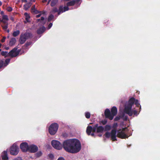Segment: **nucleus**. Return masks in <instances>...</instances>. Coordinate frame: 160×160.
Listing matches in <instances>:
<instances>
[{
	"label": "nucleus",
	"instance_id": "1",
	"mask_svg": "<svg viewBox=\"0 0 160 160\" xmlns=\"http://www.w3.org/2000/svg\"><path fill=\"white\" fill-rule=\"evenodd\" d=\"M63 146L66 151L72 153L78 152L81 148L80 142L76 139H69L65 141L63 143Z\"/></svg>",
	"mask_w": 160,
	"mask_h": 160
},
{
	"label": "nucleus",
	"instance_id": "2",
	"mask_svg": "<svg viewBox=\"0 0 160 160\" xmlns=\"http://www.w3.org/2000/svg\"><path fill=\"white\" fill-rule=\"evenodd\" d=\"M126 129V128H123L122 130H118L117 136L116 135V129L112 130L111 133L107 132L105 133V135L107 138H111V139L113 141L116 140V136L122 138H128L124 132V130Z\"/></svg>",
	"mask_w": 160,
	"mask_h": 160
},
{
	"label": "nucleus",
	"instance_id": "3",
	"mask_svg": "<svg viewBox=\"0 0 160 160\" xmlns=\"http://www.w3.org/2000/svg\"><path fill=\"white\" fill-rule=\"evenodd\" d=\"M134 103L137 106H139V104L138 101L137 100H135L133 98H131L128 101L127 105L125 108L124 112L130 116H132L133 114H138L136 110H132L131 109L132 106Z\"/></svg>",
	"mask_w": 160,
	"mask_h": 160
},
{
	"label": "nucleus",
	"instance_id": "4",
	"mask_svg": "<svg viewBox=\"0 0 160 160\" xmlns=\"http://www.w3.org/2000/svg\"><path fill=\"white\" fill-rule=\"evenodd\" d=\"M117 112V110L115 107H113L111 109V114L110 113V110L108 109H106L105 111V114L106 118L110 120H112L114 116L116 115Z\"/></svg>",
	"mask_w": 160,
	"mask_h": 160
},
{
	"label": "nucleus",
	"instance_id": "5",
	"mask_svg": "<svg viewBox=\"0 0 160 160\" xmlns=\"http://www.w3.org/2000/svg\"><path fill=\"white\" fill-rule=\"evenodd\" d=\"M58 128V125L56 123L52 124L49 128V132L51 135H54L57 132Z\"/></svg>",
	"mask_w": 160,
	"mask_h": 160
},
{
	"label": "nucleus",
	"instance_id": "6",
	"mask_svg": "<svg viewBox=\"0 0 160 160\" xmlns=\"http://www.w3.org/2000/svg\"><path fill=\"white\" fill-rule=\"evenodd\" d=\"M51 144L53 147L56 149L60 150L62 148V144L59 142L57 140H52V141Z\"/></svg>",
	"mask_w": 160,
	"mask_h": 160
},
{
	"label": "nucleus",
	"instance_id": "7",
	"mask_svg": "<svg viewBox=\"0 0 160 160\" xmlns=\"http://www.w3.org/2000/svg\"><path fill=\"white\" fill-rule=\"evenodd\" d=\"M19 151L18 147L14 144L11 148L10 149V153L12 155H16L18 154Z\"/></svg>",
	"mask_w": 160,
	"mask_h": 160
},
{
	"label": "nucleus",
	"instance_id": "8",
	"mask_svg": "<svg viewBox=\"0 0 160 160\" xmlns=\"http://www.w3.org/2000/svg\"><path fill=\"white\" fill-rule=\"evenodd\" d=\"M98 126V124H96L93 128H92V127L90 126L88 127L86 130V132L88 134V135H91L92 136H93L94 135V134L93 133H91L92 132H95L96 128Z\"/></svg>",
	"mask_w": 160,
	"mask_h": 160
},
{
	"label": "nucleus",
	"instance_id": "9",
	"mask_svg": "<svg viewBox=\"0 0 160 160\" xmlns=\"http://www.w3.org/2000/svg\"><path fill=\"white\" fill-rule=\"evenodd\" d=\"M41 17V19H38V21H40L42 23V24H44L46 21V20L45 19V18L46 17V15L44 12H40V13L36 15V17L37 18H39L40 17Z\"/></svg>",
	"mask_w": 160,
	"mask_h": 160
},
{
	"label": "nucleus",
	"instance_id": "10",
	"mask_svg": "<svg viewBox=\"0 0 160 160\" xmlns=\"http://www.w3.org/2000/svg\"><path fill=\"white\" fill-rule=\"evenodd\" d=\"M29 35L28 33H26L23 34H22L21 36L20 39V42L21 44H23L26 41V39L28 38V37Z\"/></svg>",
	"mask_w": 160,
	"mask_h": 160
},
{
	"label": "nucleus",
	"instance_id": "11",
	"mask_svg": "<svg viewBox=\"0 0 160 160\" xmlns=\"http://www.w3.org/2000/svg\"><path fill=\"white\" fill-rule=\"evenodd\" d=\"M20 147L21 149L23 151H29V146L26 142H24L22 143L20 145Z\"/></svg>",
	"mask_w": 160,
	"mask_h": 160
},
{
	"label": "nucleus",
	"instance_id": "12",
	"mask_svg": "<svg viewBox=\"0 0 160 160\" xmlns=\"http://www.w3.org/2000/svg\"><path fill=\"white\" fill-rule=\"evenodd\" d=\"M8 20H0V22H2V26L4 30H6L8 28Z\"/></svg>",
	"mask_w": 160,
	"mask_h": 160
},
{
	"label": "nucleus",
	"instance_id": "13",
	"mask_svg": "<svg viewBox=\"0 0 160 160\" xmlns=\"http://www.w3.org/2000/svg\"><path fill=\"white\" fill-rule=\"evenodd\" d=\"M17 48H14L12 50L8 53L9 56H10L13 57L16 56L18 54V53L17 52Z\"/></svg>",
	"mask_w": 160,
	"mask_h": 160
},
{
	"label": "nucleus",
	"instance_id": "14",
	"mask_svg": "<svg viewBox=\"0 0 160 160\" xmlns=\"http://www.w3.org/2000/svg\"><path fill=\"white\" fill-rule=\"evenodd\" d=\"M38 150V148L37 146L34 145H31L29 146V151L34 152L37 151Z\"/></svg>",
	"mask_w": 160,
	"mask_h": 160
},
{
	"label": "nucleus",
	"instance_id": "15",
	"mask_svg": "<svg viewBox=\"0 0 160 160\" xmlns=\"http://www.w3.org/2000/svg\"><path fill=\"white\" fill-rule=\"evenodd\" d=\"M80 0H76V1H72L68 2L67 5L68 6H71L76 3L80 4Z\"/></svg>",
	"mask_w": 160,
	"mask_h": 160
},
{
	"label": "nucleus",
	"instance_id": "16",
	"mask_svg": "<svg viewBox=\"0 0 160 160\" xmlns=\"http://www.w3.org/2000/svg\"><path fill=\"white\" fill-rule=\"evenodd\" d=\"M1 156L2 159L3 160H7L8 159L7 152L6 151L3 152L2 153Z\"/></svg>",
	"mask_w": 160,
	"mask_h": 160
},
{
	"label": "nucleus",
	"instance_id": "17",
	"mask_svg": "<svg viewBox=\"0 0 160 160\" xmlns=\"http://www.w3.org/2000/svg\"><path fill=\"white\" fill-rule=\"evenodd\" d=\"M68 9V7H63L62 6L60 7L59 8L58 14H59L63 12L66 11H67Z\"/></svg>",
	"mask_w": 160,
	"mask_h": 160
},
{
	"label": "nucleus",
	"instance_id": "18",
	"mask_svg": "<svg viewBox=\"0 0 160 160\" xmlns=\"http://www.w3.org/2000/svg\"><path fill=\"white\" fill-rule=\"evenodd\" d=\"M16 40L15 38H12L11 39L9 43V45L12 46L15 44L16 42Z\"/></svg>",
	"mask_w": 160,
	"mask_h": 160
},
{
	"label": "nucleus",
	"instance_id": "19",
	"mask_svg": "<svg viewBox=\"0 0 160 160\" xmlns=\"http://www.w3.org/2000/svg\"><path fill=\"white\" fill-rule=\"evenodd\" d=\"M45 29L44 27H42L38 30L37 32L38 34H41L45 30Z\"/></svg>",
	"mask_w": 160,
	"mask_h": 160
},
{
	"label": "nucleus",
	"instance_id": "20",
	"mask_svg": "<svg viewBox=\"0 0 160 160\" xmlns=\"http://www.w3.org/2000/svg\"><path fill=\"white\" fill-rule=\"evenodd\" d=\"M97 132H102L103 130V128L102 126H99L96 128Z\"/></svg>",
	"mask_w": 160,
	"mask_h": 160
},
{
	"label": "nucleus",
	"instance_id": "21",
	"mask_svg": "<svg viewBox=\"0 0 160 160\" xmlns=\"http://www.w3.org/2000/svg\"><path fill=\"white\" fill-rule=\"evenodd\" d=\"M31 4L29 3H27L24 6V9L25 10H27L31 6Z\"/></svg>",
	"mask_w": 160,
	"mask_h": 160
},
{
	"label": "nucleus",
	"instance_id": "22",
	"mask_svg": "<svg viewBox=\"0 0 160 160\" xmlns=\"http://www.w3.org/2000/svg\"><path fill=\"white\" fill-rule=\"evenodd\" d=\"M58 0H52L51 2V5L52 6H54L57 3Z\"/></svg>",
	"mask_w": 160,
	"mask_h": 160
},
{
	"label": "nucleus",
	"instance_id": "23",
	"mask_svg": "<svg viewBox=\"0 0 160 160\" xmlns=\"http://www.w3.org/2000/svg\"><path fill=\"white\" fill-rule=\"evenodd\" d=\"M20 33L19 31L18 30H17L16 31H14L13 34L12 35L14 37H16Z\"/></svg>",
	"mask_w": 160,
	"mask_h": 160
},
{
	"label": "nucleus",
	"instance_id": "24",
	"mask_svg": "<svg viewBox=\"0 0 160 160\" xmlns=\"http://www.w3.org/2000/svg\"><path fill=\"white\" fill-rule=\"evenodd\" d=\"M24 15L26 17V20L27 21V22H29V19L30 18V16L27 13H24Z\"/></svg>",
	"mask_w": 160,
	"mask_h": 160
},
{
	"label": "nucleus",
	"instance_id": "25",
	"mask_svg": "<svg viewBox=\"0 0 160 160\" xmlns=\"http://www.w3.org/2000/svg\"><path fill=\"white\" fill-rule=\"evenodd\" d=\"M2 20H8L9 19L8 16L6 15H3L2 17Z\"/></svg>",
	"mask_w": 160,
	"mask_h": 160
},
{
	"label": "nucleus",
	"instance_id": "26",
	"mask_svg": "<svg viewBox=\"0 0 160 160\" xmlns=\"http://www.w3.org/2000/svg\"><path fill=\"white\" fill-rule=\"evenodd\" d=\"M86 117L87 118H90V113L88 112H86L85 113V114Z\"/></svg>",
	"mask_w": 160,
	"mask_h": 160
},
{
	"label": "nucleus",
	"instance_id": "27",
	"mask_svg": "<svg viewBox=\"0 0 160 160\" xmlns=\"http://www.w3.org/2000/svg\"><path fill=\"white\" fill-rule=\"evenodd\" d=\"M54 17V16L52 15H50L48 18V21H51Z\"/></svg>",
	"mask_w": 160,
	"mask_h": 160
},
{
	"label": "nucleus",
	"instance_id": "28",
	"mask_svg": "<svg viewBox=\"0 0 160 160\" xmlns=\"http://www.w3.org/2000/svg\"><path fill=\"white\" fill-rule=\"evenodd\" d=\"M42 152L41 151H39L36 153V155L38 157H39L42 155Z\"/></svg>",
	"mask_w": 160,
	"mask_h": 160
},
{
	"label": "nucleus",
	"instance_id": "29",
	"mask_svg": "<svg viewBox=\"0 0 160 160\" xmlns=\"http://www.w3.org/2000/svg\"><path fill=\"white\" fill-rule=\"evenodd\" d=\"M111 127L109 125H106L105 127V130L108 131L110 130Z\"/></svg>",
	"mask_w": 160,
	"mask_h": 160
},
{
	"label": "nucleus",
	"instance_id": "30",
	"mask_svg": "<svg viewBox=\"0 0 160 160\" xmlns=\"http://www.w3.org/2000/svg\"><path fill=\"white\" fill-rule=\"evenodd\" d=\"M8 52H1V54L3 56H5L7 55Z\"/></svg>",
	"mask_w": 160,
	"mask_h": 160
},
{
	"label": "nucleus",
	"instance_id": "31",
	"mask_svg": "<svg viewBox=\"0 0 160 160\" xmlns=\"http://www.w3.org/2000/svg\"><path fill=\"white\" fill-rule=\"evenodd\" d=\"M48 156L49 158L51 159L53 158L54 157L53 155L52 154H49L48 155Z\"/></svg>",
	"mask_w": 160,
	"mask_h": 160
},
{
	"label": "nucleus",
	"instance_id": "32",
	"mask_svg": "<svg viewBox=\"0 0 160 160\" xmlns=\"http://www.w3.org/2000/svg\"><path fill=\"white\" fill-rule=\"evenodd\" d=\"M58 11V9L56 8H54L52 11V13H54L55 12H57Z\"/></svg>",
	"mask_w": 160,
	"mask_h": 160
},
{
	"label": "nucleus",
	"instance_id": "33",
	"mask_svg": "<svg viewBox=\"0 0 160 160\" xmlns=\"http://www.w3.org/2000/svg\"><path fill=\"white\" fill-rule=\"evenodd\" d=\"M31 10V12H34L35 13H38V12H37L38 11H35V10L34 9H33L32 8Z\"/></svg>",
	"mask_w": 160,
	"mask_h": 160
},
{
	"label": "nucleus",
	"instance_id": "34",
	"mask_svg": "<svg viewBox=\"0 0 160 160\" xmlns=\"http://www.w3.org/2000/svg\"><path fill=\"white\" fill-rule=\"evenodd\" d=\"M7 10L8 11L10 12L12 11V9L11 7H8L7 8Z\"/></svg>",
	"mask_w": 160,
	"mask_h": 160
},
{
	"label": "nucleus",
	"instance_id": "35",
	"mask_svg": "<svg viewBox=\"0 0 160 160\" xmlns=\"http://www.w3.org/2000/svg\"><path fill=\"white\" fill-rule=\"evenodd\" d=\"M3 64V62L2 60H0V68H1Z\"/></svg>",
	"mask_w": 160,
	"mask_h": 160
},
{
	"label": "nucleus",
	"instance_id": "36",
	"mask_svg": "<svg viewBox=\"0 0 160 160\" xmlns=\"http://www.w3.org/2000/svg\"><path fill=\"white\" fill-rule=\"evenodd\" d=\"M6 39V37H4L1 40V42H5V40Z\"/></svg>",
	"mask_w": 160,
	"mask_h": 160
},
{
	"label": "nucleus",
	"instance_id": "37",
	"mask_svg": "<svg viewBox=\"0 0 160 160\" xmlns=\"http://www.w3.org/2000/svg\"><path fill=\"white\" fill-rule=\"evenodd\" d=\"M52 23H50L49 24V25L48 26V29H50L52 27Z\"/></svg>",
	"mask_w": 160,
	"mask_h": 160
},
{
	"label": "nucleus",
	"instance_id": "38",
	"mask_svg": "<svg viewBox=\"0 0 160 160\" xmlns=\"http://www.w3.org/2000/svg\"><path fill=\"white\" fill-rule=\"evenodd\" d=\"M120 118V117H117L114 120L115 121H117L119 120Z\"/></svg>",
	"mask_w": 160,
	"mask_h": 160
},
{
	"label": "nucleus",
	"instance_id": "39",
	"mask_svg": "<svg viewBox=\"0 0 160 160\" xmlns=\"http://www.w3.org/2000/svg\"><path fill=\"white\" fill-rule=\"evenodd\" d=\"M57 160H65L62 157H60Z\"/></svg>",
	"mask_w": 160,
	"mask_h": 160
},
{
	"label": "nucleus",
	"instance_id": "40",
	"mask_svg": "<svg viewBox=\"0 0 160 160\" xmlns=\"http://www.w3.org/2000/svg\"><path fill=\"white\" fill-rule=\"evenodd\" d=\"M5 62H6V63H7V64H8V63L9 62V60H8V59L6 60V61H5Z\"/></svg>",
	"mask_w": 160,
	"mask_h": 160
},
{
	"label": "nucleus",
	"instance_id": "41",
	"mask_svg": "<svg viewBox=\"0 0 160 160\" xmlns=\"http://www.w3.org/2000/svg\"><path fill=\"white\" fill-rule=\"evenodd\" d=\"M22 2H27V0H22Z\"/></svg>",
	"mask_w": 160,
	"mask_h": 160
},
{
	"label": "nucleus",
	"instance_id": "42",
	"mask_svg": "<svg viewBox=\"0 0 160 160\" xmlns=\"http://www.w3.org/2000/svg\"><path fill=\"white\" fill-rule=\"evenodd\" d=\"M1 14L2 15H3V11H2L1 12Z\"/></svg>",
	"mask_w": 160,
	"mask_h": 160
},
{
	"label": "nucleus",
	"instance_id": "43",
	"mask_svg": "<svg viewBox=\"0 0 160 160\" xmlns=\"http://www.w3.org/2000/svg\"><path fill=\"white\" fill-rule=\"evenodd\" d=\"M47 1V0H43V2H46Z\"/></svg>",
	"mask_w": 160,
	"mask_h": 160
},
{
	"label": "nucleus",
	"instance_id": "44",
	"mask_svg": "<svg viewBox=\"0 0 160 160\" xmlns=\"http://www.w3.org/2000/svg\"><path fill=\"white\" fill-rule=\"evenodd\" d=\"M2 5V2H1L0 1V6H1Z\"/></svg>",
	"mask_w": 160,
	"mask_h": 160
},
{
	"label": "nucleus",
	"instance_id": "45",
	"mask_svg": "<svg viewBox=\"0 0 160 160\" xmlns=\"http://www.w3.org/2000/svg\"><path fill=\"white\" fill-rule=\"evenodd\" d=\"M51 1V0H49V1L48 2V4L49 3V2H50V1Z\"/></svg>",
	"mask_w": 160,
	"mask_h": 160
},
{
	"label": "nucleus",
	"instance_id": "46",
	"mask_svg": "<svg viewBox=\"0 0 160 160\" xmlns=\"http://www.w3.org/2000/svg\"><path fill=\"white\" fill-rule=\"evenodd\" d=\"M6 49H7V50H8L9 49V48L8 47H7L6 48Z\"/></svg>",
	"mask_w": 160,
	"mask_h": 160
},
{
	"label": "nucleus",
	"instance_id": "47",
	"mask_svg": "<svg viewBox=\"0 0 160 160\" xmlns=\"http://www.w3.org/2000/svg\"><path fill=\"white\" fill-rule=\"evenodd\" d=\"M1 46H2V44H1L0 43V48H1Z\"/></svg>",
	"mask_w": 160,
	"mask_h": 160
},
{
	"label": "nucleus",
	"instance_id": "48",
	"mask_svg": "<svg viewBox=\"0 0 160 160\" xmlns=\"http://www.w3.org/2000/svg\"><path fill=\"white\" fill-rule=\"evenodd\" d=\"M106 123V122H104L103 123V124H105Z\"/></svg>",
	"mask_w": 160,
	"mask_h": 160
},
{
	"label": "nucleus",
	"instance_id": "49",
	"mask_svg": "<svg viewBox=\"0 0 160 160\" xmlns=\"http://www.w3.org/2000/svg\"><path fill=\"white\" fill-rule=\"evenodd\" d=\"M7 31L8 32H9V31L8 30H7Z\"/></svg>",
	"mask_w": 160,
	"mask_h": 160
},
{
	"label": "nucleus",
	"instance_id": "50",
	"mask_svg": "<svg viewBox=\"0 0 160 160\" xmlns=\"http://www.w3.org/2000/svg\"><path fill=\"white\" fill-rule=\"evenodd\" d=\"M17 160V159H14V160Z\"/></svg>",
	"mask_w": 160,
	"mask_h": 160
},
{
	"label": "nucleus",
	"instance_id": "51",
	"mask_svg": "<svg viewBox=\"0 0 160 160\" xmlns=\"http://www.w3.org/2000/svg\"><path fill=\"white\" fill-rule=\"evenodd\" d=\"M1 51V49H0V52Z\"/></svg>",
	"mask_w": 160,
	"mask_h": 160
}]
</instances>
